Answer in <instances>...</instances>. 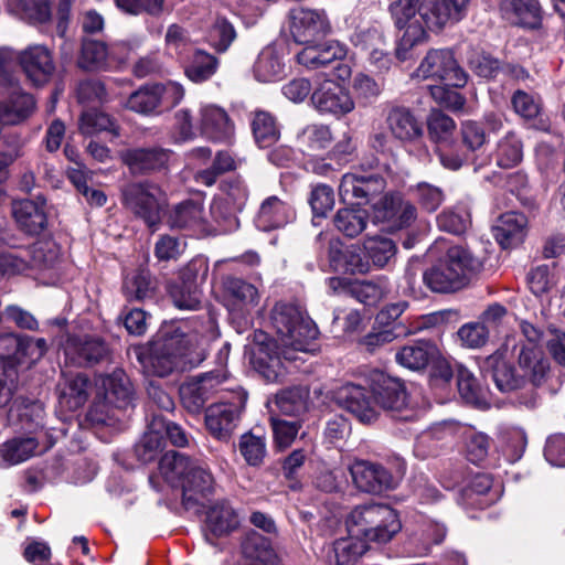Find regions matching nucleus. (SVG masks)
<instances>
[{
    "instance_id": "obj_15",
    "label": "nucleus",
    "mask_w": 565,
    "mask_h": 565,
    "mask_svg": "<svg viewBox=\"0 0 565 565\" xmlns=\"http://www.w3.org/2000/svg\"><path fill=\"white\" fill-rule=\"evenodd\" d=\"M130 51V46L126 43H116L108 49L100 41L84 40L78 57V66L86 71L103 70L108 65L109 60L124 63Z\"/></svg>"
},
{
    "instance_id": "obj_55",
    "label": "nucleus",
    "mask_w": 565,
    "mask_h": 565,
    "mask_svg": "<svg viewBox=\"0 0 565 565\" xmlns=\"http://www.w3.org/2000/svg\"><path fill=\"white\" fill-rule=\"evenodd\" d=\"M302 150L313 151L326 149L332 141V134L328 126L312 124L305 127L297 136Z\"/></svg>"
},
{
    "instance_id": "obj_7",
    "label": "nucleus",
    "mask_w": 565,
    "mask_h": 565,
    "mask_svg": "<svg viewBox=\"0 0 565 565\" xmlns=\"http://www.w3.org/2000/svg\"><path fill=\"white\" fill-rule=\"evenodd\" d=\"M246 401V392L237 390L233 391L228 398H223L206 408L205 426L214 438L223 441L231 438L238 426Z\"/></svg>"
},
{
    "instance_id": "obj_54",
    "label": "nucleus",
    "mask_w": 565,
    "mask_h": 565,
    "mask_svg": "<svg viewBox=\"0 0 565 565\" xmlns=\"http://www.w3.org/2000/svg\"><path fill=\"white\" fill-rule=\"evenodd\" d=\"M115 3L119 10L130 15L160 18L172 11L168 0H115Z\"/></svg>"
},
{
    "instance_id": "obj_11",
    "label": "nucleus",
    "mask_w": 565,
    "mask_h": 565,
    "mask_svg": "<svg viewBox=\"0 0 565 565\" xmlns=\"http://www.w3.org/2000/svg\"><path fill=\"white\" fill-rule=\"evenodd\" d=\"M171 228L192 232L195 235H206L216 232L204 210L202 200L191 199L175 204L167 215Z\"/></svg>"
},
{
    "instance_id": "obj_10",
    "label": "nucleus",
    "mask_w": 565,
    "mask_h": 565,
    "mask_svg": "<svg viewBox=\"0 0 565 565\" xmlns=\"http://www.w3.org/2000/svg\"><path fill=\"white\" fill-rule=\"evenodd\" d=\"M471 0H423L418 12L428 30L440 31L468 14Z\"/></svg>"
},
{
    "instance_id": "obj_21",
    "label": "nucleus",
    "mask_w": 565,
    "mask_h": 565,
    "mask_svg": "<svg viewBox=\"0 0 565 565\" xmlns=\"http://www.w3.org/2000/svg\"><path fill=\"white\" fill-rule=\"evenodd\" d=\"M507 350H497L483 363V369L492 377L497 388L502 393H510L524 387L526 382L521 373H516L513 365L505 359Z\"/></svg>"
},
{
    "instance_id": "obj_4",
    "label": "nucleus",
    "mask_w": 565,
    "mask_h": 565,
    "mask_svg": "<svg viewBox=\"0 0 565 565\" xmlns=\"http://www.w3.org/2000/svg\"><path fill=\"white\" fill-rule=\"evenodd\" d=\"M345 524L348 534L365 540L366 543H387L402 527L396 511L380 503L355 507Z\"/></svg>"
},
{
    "instance_id": "obj_3",
    "label": "nucleus",
    "mask_w": 565,
    "mask_h": 565,
    "mask_svg": "<svg viewBox=\"0 0 565 565\" xmlns=\"http://www.w3.org/2000/svg\"><path fill=\"white\" fill-rule=\"evenodd\" d=\"M434 248L445 249V254L424 273L423 279L435 292H454L463 288L482 268V262L463 246H444V242L438 241Z\"/></svg>"
},
{
    "instance_id": "obj_39",
    "label": "nucleus",
    "mask_w": 565,
    "mask_h": 565,
    "mask_svg": "<svg viewBox=\"0 0 565 565\" xmlns=\"http://www.w3.org/2000/svg\"><path fill=\"white\" fill-rule=\"evenodd\" d=\"M367 551L365 540L350 535L335 540L329 547L327 558L334 565H354Z\"/></svg>"
},
{
    "instance_id": "obj_47",
    "label": "nucleus",
    "mask_w": 565,
    "mask_h": 565,
    "mask_svg": "<svg viewBox=\"0 0 565 565\" xmlns=\"http://www.w3.org/2000/svg\"><path fill=\"white\" fill-rule=\"evenodd\" d=\"M436 353V347L429 342L418 341L403 347L395 355L398 364L409 370L424 369Z\"/></svg>"
},
{
    "instance_id": "obj_46",
    "label": "nucleus",
    "mask_w": 565,
    "mask_h": 565,
    "mask_svg": "<svg viewBox=\"0 0 565 565\" xmlns=\"http://www.w3.org/2000/svg\"><path fill=\"white\" fill-rule=\"evenodd\" d=\"M308 388L296 386L277 393L274 399V405L284 415L299 416L308 409Z\"/></svg>"
},
{
    "instance_id": "obj_33",
    "label": "nucleus",
    "mask_w": 565,
    "mask_h": 565,
    "mask_svg": "<svg viewBox=\"0 0 565 565\" xmlns=\"http://www.w3.org/2000/svg\"><path fill=\"white\" fill-rule=\"evenodd\" d=\"M253 73L262 83L280 81L286 76V64L282 54L274 46L264 47L258 54Z\"/></svg>"
},
{
    "instance_id": "obj_60",
    "label": "nucleus",
    "mask_w": 565,
    "mask_h": 565,
    "mask_svg": "<svg viewBox=\"0 0 565 565\" xmlns=\"http://www.w3.org/2000/svg\"><path fill=\"white\" fill-rule=\"evenodd\" d=\"M18 385V371L7 358H0V414L13 399Z\"/></svg>"
},
{
    "instance_id": "obj_1",
    "label": "nucleus",
    "mask_w": 565,
    "mask_h": 565,
    "mask_svg": "<svg viewBox=\"0 0 565 565\" xmlns=\"http://www.w3.org/2000/svg\"><path fill=\"white\" fill-rule=\"evenodd\" d=\"M270 319L277 342L264 331H254L250 363L267 382H278L286 374L281 355L286 361H296L297 353L311 351L318 329L299 307L290 303H276Z\"/></svg>"
},
{
    "instance_id": "obj_53",
    "label": "nucleus",
    "mask_w": 565,
    "mask_h": 565,
    "mask_svg": "<svg viewBox=\"0 0 565 565\" xmlns=\"http://www.w3.org/2000/svg\"><path fill=\"white\" fill-rule=\"evenodd\" d=\"M79 130L85 136H93L103 131L111 134L113 137L119 136V127L110 116L94 109L83 113L79 119Z\"/></svg>"
},
{
    "instance_id": "obj_45",
    "label": "nucleus",
    "mask_w": 565,
    "mask_h": 565,
    "mask_svg": "<svg viewBox=\"0 0 565 565\" xmlns=\"http://www.w3.org/2000/svg\"><path fill=\"white\" fill-rule=\"evenodd\" d=\"M8 10L31 24L45 23L51 19L49 0H8Z\"/></svg>"
},
{
    "instance_id": "obj_48",
    "label": "nucleus",
    "mask_w": 565,
    "mask_h": 565,
    "mask_svg": "<svg viewBox=\"0 0 565 565\" xmlns=\"http://www.w3.org/2000/svg\"><path fill=\"white\" fill-rule=\"evenodd\" d=\"M366 259H370V269L373 267L383 268L396 254L395 243L384 236L369 237L363 243Z\"/></svg>"
},
{
    "instance_id": "obj_37",
    "label": "nucleus",
    "mask_w": 565,
    "mask_h": 565,
    "mask_svg": "<svg viewBox=\"0 0 565 565\" xmlns=\"http://www.w3.org/2000/svg\"><path fill=\"white\" fill-rule=\"evenodd\" d=\"M44 407L38 401L18 397L8 411L9 424H20L26 430H36L43 426Z\"/></svg>"
},
{
    "instance_id": "obj_20",
    "label": "nucleus",
    "mask_w": 565,
    "mask_h": 565,
    "mask_svg": "<svg viewBox=\"0 0 565 565\" xmlns=\"http://www.w3.org/2000/svg\"><path fill=\"white\" fill-rule=\"evenodd\" d=\"M19 63L26 77L36 86L49 82L55 65L51 51L44 45H31L19 54Z\"/></svg>"
},
{
    "instance_id": "obj_30",
    "label": "nucleus",
    "mask_w": 565,
    "mask_h": 565,
    "mask_svg": "<svg viewBox=\"0 0 565 565\" xmlns=\"http://www.w3.org/2000/svg\"><path fill=\"white\" fill-rule=\"evenodd\" d=\"M292 218L291 206L273 195L263 201L255 222L259 230L271 231L285 226Z\"/></svg>"
},
{
    "instance_id": "obj_25",
    "label": "nucleus",
    "mask_w": 565,
    "mask_h": 565,
    "mask_svg": "<svg viewBox=\"0 0 565 565\" xmlns=\"http://www.w3.org/2000/svg\"><path fill=\"white\" fill-rule=\"evenodd\" d=\"M200 130L209 140L226 141L234 134V125L223 108L204 105L200 109Z\"/></svg>"
},
{
    "instance_id": "obj_59",
    "label": "nucleus",
    "mask_w": 565,
    "mask_h": 565,
    "mask_svg": "<svg viewBox=\"0 0 565 565\" xmlns=\"http://www.w3.org/2000/svg\"><path fill=\"white\" fill-rule=\"evenodd\" d=\"M225 289L227 294L243 308H253L257 306L259 294L257 288L236 277H230L225 280Z\"/></svg>"
},
{
    "instance_id": "obj_42",
    "label": "nucleus",
    "mask_w": 565,
    "mask_h": 565,
    "mask_svg": "<svg viewBox=\"0 0 565 565\" xmlns=\"http://www.w3.org/2000/svg\"><path fill=\"white\" fill-rule=\"evenodd\" d=\"M470 68L484 78L495 77L499 73L507 74L514 78L524 75V70L518 65H502L497 58L486 52H472L468 58Z\"/></svg>"
},
{
    "instance_id": "obj_9",
    "label": "nucleus",
    "mask_w": 565,
    "mask_h": 565,
    "mask_svg": "<svg viewBox=\"0 0 565 565\" xmlns=\"http://www.w3.org/2000/svg\"><path fill=\"white\" fill-rule=\"evenodd\" d=\"M418 78H437L451 87H462L467 74L458 65L450 50H431L427 53L415 72Z\"/></svg>"
},
{
    "instance_id": "obj_14",
    "label": "nucleus",
    "mask_w": 565,
    "mask_h": 565,
    "mask_svg": "<svg viewBox=\"0 0 565 565\" xmlns=\"http://www.w3.org/2000/svg\"><path fill=\"white\" fill-rule=\"evenodd\" d=\"M225 376L217 372H210L193 377L181 385L180 396L183 406L191 413H199L216 392Z\"/></svg>"
},
{
    "instance_id": "obj_64",
    "label": "nucleus",
    "mask_w": 565,
    "mask_h": 565,
    "mask_svg": "<svg viewBox=\"0 0 565 565\" xmlns=\"http://www.w3.org/2000/svg\"><path fill=\"white\" fill-rule=\"evenodd\" d=\"M216 57L203 51H196L185 73L191 81L199 83L210 78L216 72Z\"/></svg>"
},
{
    "instance_id": "obj_51",
    "label": "nucleus",
    "mask_w": 565,
    "mask_h": 565,
    "mask_svg": "<svg viewBox=\"0 0 565 565\" xmlns=\"http://www.w3.org/2000/svg\"><path fill=\"white\" fill-rule=\"evenodd\" d=\"M161 92L159 84L142 86L129 96L126 107L143 115L153 114L162 104Z\"/></svg>"
},
{
    "instance_id": "obj_2",
    "label": "nucleus",
    "mask_w": 565,
    "mask_h": 565,
    "mask_svg": "<svg viewBox=\"0 0 565 565\" xmlns=\"http://www.w3.org/2000/svg\"><path fill=\"white\" fill-rule=\"evenodd\" d=\"M186 329L182 323L164 324L150 347L136 350L137 360L146 375L166 377L203 361L210 339Z\"/></svg>"
},
{
    "instance_id": "obj_31",
    "label": "nucleus",
    "mask_w": 565,
    "mask_h": 565,
    "mask_svg": "<svg viewBox=\"0 0 565 565\" xmlns=\"http://www.w3.org/2000/svg\"><path fill=\"white\" fill-rule=\"evenodd\" d=\"M526 225L527 218L524 214L508 212L498 218L493 226V235L503 248H509L523 241Z\"/></svg>"
},
{
    "instance_id": "obj_58",
    "label": "nucleus",
    "mask_w": 565,
    "mask_h": 565,
    "mask_svg": "<svg viewBox=\"0 0 565 565\" xmlns=\"http://www.w3.org/2000/svg\"><path fill=\"white\" fill-rule=\"evenodd\" d=\"M522 143L512 132L507 134L498 143L495 160L501 168L509 169L522 160Z\"/></svg>"
},
{
    "instance_id": "obj_29",
    "label": "nucleus",
    "mask_w": 565,
    "mask_h": 565,
    "mask_svg": "<svg viewBox=\"0 0 565 565\" xmlns=\"http://www.w3.org/2000/svg\"><path fill=\"white\" fill-rule=\"evenodd\" d=\"M122 161L135 173H145L163 168L169 160V151L162 148H136L121 153Z\"/></svg>"
},
{
    "instance_id": "obj_22",
    "label": "nucleus",
    "mask_w": 565,
    "mask_h": 565,
    "mask_svg": "<svg viewBox=\"0 0 565 565\" xmlns=\"http://www.w3.org/2000/svg\"><path fill=\"white\" fill-rule=\"evenodd\" d=\"M64 350L66 359L78 366L96 364L109 352L103 340L93 337H71Z\"/></svg>"
},
{
    "instance_id": "obj_62",
    "label": "nucleus",
    "mask_w": 565,
    "mask_h": 565,
    "mask_svg": "<svg viewBox=\"0 0 565 565\" xmlns=\"http://www.w3.org/2000/svg\"><path fill=\"white\" fill-rule=\"evenodd\" d=\"M169 295L179 309L195 310L201 303V291L194 285L173 282L169 286Z\"/></svg>"
},
{
    "instance_id": "obj_8",
    "label": "nucleus",
    "mask_w": 565,
    "mask_h": 565,
    "mask_svg": "<svg viewBox=\"0 0 565 565\" xmlns=\"http://www.w3.org/2000/svg\"><path fill=\"white\" fill-rule=\"evenodd\" d=\"M390 12L396 28L404 30L396 55L399 60H406L407 51L425 39L427 26L420 18L414 0H393L390 4Z\"/></svg>"
},
{
    "instance_id": "obj_63",
    "label": "nucleus",
    "mask_w": 565,
    "mask_h": 565,
    "mask_svg": "<svg viewBox=\"0 0 565 565\" xmlns=\"http://www.w3.org/2000/svg\"><path fill=\"white\" fill-rule=\"evenodd\" d=\"M510 320V313L508 309L498 303H491L480 316V322L488 329L490 335H500L507 331V327Z\"/></svg>"
},
{
    "instance_id": "obj_17",
    "label": "nucleus",
    "mask_w": 565,
    "mask_h": 565,
    "mask_svg": "<svg viewBox=\"0 0 565 565\" xmlns=\"http://www.w3.org/2000/svg\"><path fill=\"white\" fill-rule=\"evenodd\" d=\"M182 502L186 509H191L214 492L215 479L206 462L201 459H194L191 470L183 479Z\"/></svg>"
},
{
    "instance_id": "obj_44",
    "label": "nucleus",
    "mask_w": 565,
    "mask_h": 565,
    "mask_svg": "<svg viewBox=\"0 0 565 565\" xmlns=\"http://www.w3.org/2000/svg\"><path fill=\"white\" fill-rule=\"evenodd\" d=\"M61 399L70 409H76L85 404L92 390V383L85 373H75L64 376L60 384Z\"/></svg>"
},
{
    "instance_id": "obj_6",
    "label": "nucleus",
    "mask_w": 565,
    "mask_h": 565,
    "mask_svg": "<svg viewBox=\"0 0 565 565\" xmlns=\"http://www.w3.org/2000/svg\"><path fill=\"white\" fill-rule=\"evenodd\" d=\"M370 390L376 406L394 419L412 422L417 418V412L408 406L406 388L399 380L375 372L371 375Z\"/></svg>"
},
{
    "instance_id": "obj_61",
    "label": "nucleus",
    "mask_w": 565,
    "mask_h": 565,
    "mask_svg": "<svg viewBox=\"0 0 565 565\" xmlns=\"http://www.w3.org/2000/svg\"><path fill=\"white\" fill-rule=\"evenodd\" d=\"M428 134L439 146L448 145L456 129L452 118L439 110H433L427 120Z\"/></svg>"
},
{
    "instance_id": "obj_35",
    "label": "nucleus",
    "mask_w": 565,
    "mask_h": 565,
    "mask_svg": "<svg viewBox=\"0 0 565 565\" xmlns=\"http://www.w3.org/2000/svg\"><path fill=\"white\" fill-rule=\"evenodd\" d=\"M386 122L392 135L401 141H416L423 136V126L405 107H394L390 110Z\"/></svg>"
},
{
    "instance_id": "obj_57",
    "label": "nucleus",
    "mask_w": 565,
    "mask_h": 565,
    "mask_svg": "<svg viewBox=\"0 0 565 565\" xmlns=\"http://www.w3.org/2000/svg\"><path fill=\"white\" fill-rule=\"evenodd\" d=\"M238 449L249 466H260L267 454L265 437L253 433L243 434L239 438Z\"/></svg>"
},
{
    "instance_id": "obj_26",
    "label": "nucleus",
    "mask_w": 565,
    "mask_h": 565,
    "mask_svg": "<svg viewBox=\"0 0 565 565\" xmlns=\"http://www.w3.org/2000/svg\"><path fill=\"white\" fill-rule=\"evenodd\" d=\"M516 363L524 381L540 385L550 371V361L539 345H521Z\"/></svg>"
},
{
    "instance_id": "obj_16",
    "label": "nucleus",
    "mask_w": 565,
    "mask_h": 565,
    "mask_svg": "<svg viewBox=\"0 0 565 565\" xmlns=\"http://www.w3.org/2000/svg\"><path fill=\"white\" fill-rule=\"evenodd\" d=\"M334 398L340 407L363 424L373 423L379 418L377 406L371 402L367 391L361 385L347 383L337 390Z\"/></svg>"
},
{
    "instance_id": "obj_49",
    "label": "nucleus",
    "mask_w": 565,
    "mask_h": 565,
    "mask_svg": "<svg viewBox=\"0 0 565 565\" xmlns=\"http://www.w3.org/2000/svg\"><path fill=\"white\" fill-rule=\"evenodd\" d=\"M194 459H191L178 451H167L159 462V470L164 479L171 483H183Z\"/></svg>"
},
{
    "instance_id": "obj_50",
    "label": "nucleus",
    "mask_w": 565,
    "mask_h": 565,
    "mask_svg": "<svg viewBox=\"0 0 565 565\" xmlns=\"http://www.w3.org/2000/svg\"><path fill=\"white\" fill-rule=\"evenodd\" d=\"M369 214L363 209H340L334 216V226L348 237H356L366 227Z\"/></svg>"
},
{
    "instance_id": "obj_24",
    "label": "nucleus",
    "mask_w": 565,
    "mask_h": 565,
    "mask_svg": "<svg viewBox=\"0 0 565 565\" xmlns=\"http://www.w3.org/2000/svg\"><path fill=\"white\" fill-rule=\"evenodd\" d=\"M97 385L103 391L104 399L115 408H126L132 403V384L122 370L99 376Z\"/></svg>"
},
{
    "instance_id": "obj_19",
    "label": "nucleus",
    "mask_w": 565,
    "mask_h": 565,
    "mask_svg": "<svg viewBox=\"0 0 565 565\" xmlns=\"http://www.w3.org/2000/svg\"><path fill=\"white\" fill-rule=\"evenodd\" d=\"M350 472L356 488L367 493H381L396 486L390 471L379 463L365 460L355 461L351 466Z\"/></svg>"
},
{
    "instance_id": "obj_5",
    "label": "nucleus",
    "mask_w": 565,
    "mask_h": 565,
    "mask_svg": "<svg viewBox=\"0 0 565 565\" xmlns=\"http://www.w3.org/2000/svg\"><path fill=\"white\" fill-rule=\"evenodd\" d=\"M122 204L135 217L156 231L167 203L162 189L149 181L129 183L121 190Z\"/></svg>"
},
{
    "instance_id": "obj_41",
    "label": "nucleus",
    "mask_w": 565,
    "mask_h": 565,
    "mask_svg": "<svg viewBox=\"0 0 565 565\" xmlns=\"http://www.w3.org/2000/svg\"><path fill=\"white\" fill-rule=\"evenodd\" d=\"M32 95L14 89L7 103L0 104V122L17 125L25 120L34 110Z\"/></svg>"
},
{
    "instance_id": "obj_18",
    "label": "nucleus",
    "mask_w": 565,
    "mask_h": 565,
    "mask_svg": "<svg viewBox=\"0 0 565 565\" xmlns=\"http://www.w3.org/2000/svg\"><path fill=\"white\" fill-rule=\"evenodd\" d=\"M306 45L297 53L298 64L309 71H317L328 67L335 61L343 60L347 55L345 45L339 41L329 40L321 43H305Z\"/></svg>"
},
{
    "instance_id": "obj_27",
    "label": "nucleus",
    "mask_w": 565,
    "mask_h": 565,
    "mask_svg": "<svg viewBox=\"0 0 565 565\" xmlns=\"http://www.w3.org/2000/svg\"><path fill=\"white\" fill-rule=\"evenodd\" d=\"M503 18L515 25L535 29L541 24L542 10L537 0L500 1Z\"/></svg>"
},
{
    "instance_id": "obj_32",
    "label": "nucleus",
    "mask_w": 565,
    "mask_h": 565,
    "mask_svg": "<svg viewBox=\"0 0 565 565\" xmlns=\"http://www.w3.org/2000/svg\"><path fill=\"white\" fill-rule=\"evenodd\" d=\"M243 565H275L276 553L271 542L262 534L252 531L242 542Z\"/></svg>"
},
{
    "instance_id": "obj_23",
    "label": "nucleus",
    "mask_w": 565,
    "mask_h": 565,
    "mask_svg": "<svg viewBox=\"0 0 565 565\" xmlns=\"http://www.w3.org/2000/svg\"><path fill=\"white\" fill-rule=\"evenodd\" d=\"M384 189L385 181L380 175L345 173L339 185V194L343 201L360 199L369 202L372 198L382 193Z\"/></svg>"
},
{
    "instance_id": "obj_52",
    "label": "nucleus",
    "mask_w": 565,
    "mask_h": 565,
    "mask_svg": "<svg viewBox=\"0 0 565 565\" xmlns=\"http://www.w3.org/2000/svg\"><path fill=\"white\" fill-rule=\"evenodd\" d=\"M252 129L256 143L268 148L276 143L280 132L275 118L267 111L258 110L252 120Z\"/></svg>"
},
{
    "instance_id": "obj_34",
    "label": "nucleus",
    "mask_w": 565,
    "mask_h": 565,
    "mask_svg": "<svg viewBox=\"0 0 565 565\" xmlns=\"http://www.w3.org/2000/svg\"><path fill=\"white\" fill-rule=\"evenodd\" d=\"M49 447L40 449L39 436L14 437L0 448L2 465L8 467L21 463L36 454L45 451Z\"/></svg>"
},
{
    "instance_id": "obj_43",
    "label": "nucleus",
    "mask_w": 565,
    "mask_h": 565,
    "mask_svg": "<svg viewBox=\"0 0 565 565\" xmlns=\"http://www.w3.org/2000/svg\"><path fill=\"white\" fill-rule=\"evenodd\" d=\"M238 525L239 516L226 501L216 502L206 513V526L216 536L228 534Z\"/></svg>"
},
{
    "instance_id": "obj_56",
    "label": "nucleus",
    "mask_w": 565,
    "mask_h": 565,
    "mask_svg": "<svg viewBox=\"0 0 565 565\" xmlns=\"http://www.w3.org/2000/svg\"><path fill=\"white\" fill-rule=\"evenodd\" d=\"M122 290L128 300H143L152 297L154 282L148 271L138 270L126 277Z\"/></svg>"
},
{
    "instance_id": "obj_38",
    "label": "nucleus",
    "mask_w": 565,
    "mask_h": 565,
    "mask_svg": "<svg viewBox=\"0 0 565 565\" xmlns=\"http://www.w3.org/2000/svg\"><path fill=\"white\" fill-rule=\"evenodd\" d=\"M457 386L460 397L477 408L490 407V392L483 387L467 367L459 365L457 369Z\"/></svg>"
},
{
    "instance_id": "obj_13",
    "label": "nucleus",
    "mask_w": 565,
    "mask_h": 565,
    "mask_svg": "<svg viewBox=\"0 0 565 565\" xmlns=\"http://www.w3.org/2000/svg\"><path fill=\"white\" fill-rule=\"evenodd\" d=\"M290 33L296 42L308 43L310 40L326 35L331 24L324 10L296 8L289 12Z\"/></svg>"
},
{
    "instance_id": "obj_36",
    "label": "nucleus",
    "mask_w": 565,
    "mask_h": 565,
    "mask_svg": "<svg viewBox=\"0 0 565 565\" xmlns=\"http://www.w3.org/2000/svg\"><path fill=\"white\" fill-rule=\"evenodd\" d=\"M45 201L20 200L13 202L12 213L20 227L29 234L40 233L46 224Z\"/></svg>"
},
{
    "instance_id": "obj_40",
    "label": "nucleus",
    "mask_w": 565,
    "mask_h": 565,
    "mask_svg": "<svg viewBox=\"0 0 565 565\" xmlns=\"http://www.w3.org/2000/svg\"><path fill=\"white\" fill-rule=\"evenodd\" d=\"M7 347L14 348L13 358L21 364H33L39 361L47 350L43 338L7 335L1 339Z\"/></svg>"
},
{
    "instance_id": "obj_12",
    "label": "nucleus",
    "mask_w": 565,
    "mask_h": 565,
    "mask_svg": "<svg viewBox=\"0 0 565 565\" xmlns=\"http://www.w3.org/2000/svg\"><path fill=\"white\" fill-rule=\"evenodd\" d=\"M311 102L319 113L337 118L350 114L355 107L349 89L333 79L319 83L311 94Z\"/></svg>"
},
{
    "instance_id": "obj_28",
    "label": "nucleus",
    "mask_w": 565,
    "mask_h": 565,
    "mask_svg": "<svg viewBox=\"0 0 565 565\" xmlns=\"http://www.w3.org/2000/svg\"><path fill=\"white\" fill-rule=\"evenodd\" d=\"M364 249L359 245H350L345 248L331 246L329 260L331 267L343 274H365L370 271V259H366Z\"/></svg>"
}]
</instances>
